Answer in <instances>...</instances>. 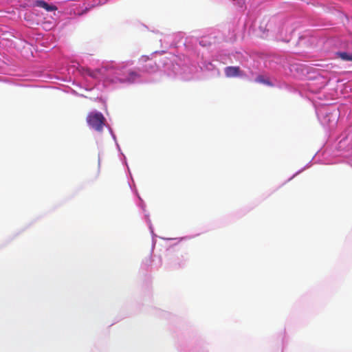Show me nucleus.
<instances>
[{"instance_id": "f257e3e1", "label": "nucleus", "mask_w": 352, "mask_h": 352, "mask_svg": "<svg viewBox=\"0 0 352 352\" xmlns=\"http://www.w3.org/2000/svg\"><path fill=\"white\" fill-rule=\"evenodd\" d=\"M88 124L97 131H102L105 122V118L100 112H91L87 117Z\"/></svg>"}, {"instance_id": "f03ea898", "label": "nucleus", "mask_w": 352, "mask_h": 352, "mask_svg": "<svg viewBox=\"0 0 352 352\" xmlns=\"http://www.w3.org/2000/svg\"><path fill=\"white\" fill-rule=\"evenodd\" d=\"M140 77H141V76H140L139 72H138L136 71H134V70H132V69H129L127 72V74H126V77H124V78H116L115 79H113L111 81L112 82H115V83H116V82L133 83L136 80L139 79Z\"/></svg>"}, {"instance_id": "7ed1b4c3", "label": "nucleus", "mask_w": 352, "mask_h": 352, "mask_svg": "<svg viewBox=\"0 0 352 352\" xmlns=\"http://www.w3.org/2000/svg\"><path fill=\"white\" fill-rule=\"evenodd\" d=\"M158 70V66L157 63L154 61L149 62L142 67V71L143 72L152 74L155 73Z\"/></svg>"}, {"instance_id": "20e7f679", "label": "nucleus", "mask_w": 352, "mask_h": 352, "mask_svg": "<svg viewBox=\"0 0 352 352\" xmlns=\"http://www.w3.org/2000/svg\"><path fill=\"white\" fill-rule=\"evenodd\" d=\"M35 6L42 8L48 12L55 11L57 10V7L56 6L49 4L46 1L42 0L36 1L35 2Z\"/></svg>"}, {"instance_id": "39448f33", "label": "nucleus", "mask_w": 352, "mask_h": 352, "mask_svg": "<svg viewBox=\"0 0 352 352\" xmlns=\"http://www.w3.org/2000/svg\"><path fill=\"white\" fill-rule=\"evenodd\" d=\"M225 74L229 78L239 76H240V68L239 67H227L225 69Z\"/></svg>"}, {"instance_id": "423d86ee", "label": "nucleus", "mask_w": 352, "mask_h": 352, "mask_svg": "<svg viewBox=\"0 0 352 352\" xmlns=\"http://www.w3.org/2000/svg\"><path fill=\"white\" fill-rule=\"evenodd\" d=\"M103 70L106 71V70H107V67H103V68H101V69H96L94 71H91V70L88 69L87 70V74L91 77L97 78H98V75L99 74H104Z\"/></svg>"}, {"instance_id": "0eeeda50", "label": "nucleus", "mask_w": 352, "mask_h": 352, "mask_svg": "<svg viewBox=\"0 0 352 352\" xmlns=\"http://www.w3.org/2000/svg\"><path fill=\"white\" fill-rule=\"evenodd\" d=\"M338 55L343 60L352 61V52L350 54L347 52H338Z\"/></svg>"}, {"instance_id": "6e6552de", "label": "nucleus", "mask_w": 352, "mask_h": 352, "mask_svg": "<svg viewBox=\"0 0 352 352\" xmlns=\"http://www.w3.org/2000/svg\"><path fill=\"white\" fill-rule=\"evenodd\" d=\"M256 82L266 85H270L269 80L265 79L263 76H257V78H256Z\"/></svg>"}, {"instance_id": "1a4fd4ad", "label": "nucleus", "mask_w": 352, "mask_h": 352, "mask_svg": "<svg viewBox=\"0 0 352 352\" xmlns=\"http://www.w3.org/2000/svg\"><path fill=\"white\" fill-rule=\"evenodd\" d=\"M144 263L146 265H150L152 262V258H151V256H148V258H146L144 261Z\"/></svg>"}, {"instance_id": "9d476101", "label": "nucleus", "mask_w": 352, "mask_h": 352, "mask_svg": "<svg viewBox=\"0 0 352 352\" xmlns=\"http://www.w3.org/2000/svg\"><path fill=\"white\" fill-rule=\"evenodd\" d=\"M142 61H144V62H146L147 60H148V57H142V59H141Z\"/></svg>"}]
</instances>
